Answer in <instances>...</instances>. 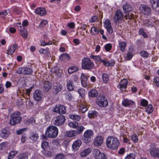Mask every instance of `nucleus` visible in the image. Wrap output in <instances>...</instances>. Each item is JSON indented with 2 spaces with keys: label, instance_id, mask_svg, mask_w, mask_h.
<instances>
[{
  "label": "nucleus",
  "instance_id": "f257e3e1",
  "mask_svg": "<svg viewBox=\"0 0 159 159\" xmlns=\"http://www.w3.org/2000/svg\"><path fill=\"white\" fill-rule=\"evenodd\" d=\"M106 144L108 148L115 150L118 149L120 145V143L117 138L111 136L108 137L107 139Z\"/></svg>",
  "mask_w": 159,
  "mask_h": 159
},
{
  "label": "nucleus",
  "instance_id": "f03ea898",
  "mask_svg": "<svg viewBox=\"0 0 159 159\" xmlns=\"http://www.w3.org/2000/svg\"><path fill=\"white\" fill-rule=\"evenodd\" d=\"M58 133L57 128L53 126H50L47 128L45 132V135L49 138L56 137Z\"/></svg>",
  "mask_w": 159,
  "mask_h": 159
},
{
  "label": "nucleus",
  "instance_id": "7ed1b4c3",
  "mask_svg": "<svg viewBox=\"0 0 159 159\" xmlns=\"http://www.w3.org/2000/svg\"><path fill=\"white\" fill-rule=\"evenodd\" d=\"M82 67L85 70H90L92 69L94 66V63L91 61L88 58H84L82 61Z\"/></svg>",
  "mask_w": 159,
  "mask_h": 159
},
{
  "label": "nucleus",
  "instance_id": "20e7f679",
  "mask_svg": "<svg viewBox=\"0 0 159 159\" xmlns=\"http://www.w3.org/2000/svg\"><path fill=\"white\" fill-rule=\"evenodd\" d=\"M20 115V113L17 111L11 114L10 116L11 119L9 121L10 124L11 125H14L19 123L22 120Z\"/></svg>",
  "mask_w": 159,
  "mask_h": 159
},
{
  "label": "nucleus",
  "instance_id": "39448f33",
  "mask_svg": "<svg viewBox=\"0 0 159 159\" xmlns=\"http://www.w3.org/2000/svg\"><path fill=\"white\" fill-rule=\"evenodd\" d=\"M96 103L98 106L101 107H106L108 104L107 98L102 95L99 96L96 101Z\"/></svg>",
  "mask_w": 159,
  "mask_h": 159
},
{
  "label": "nucleus",
  "instance_id": "423d86ee",
  "mask_svg": "<svg viewBox=\"0 0 159 159\" xmlns=\"http://www.w3.org/2000/svg\"><path fill=\"white\" fill-rule=\"evenodd\" d=\"M93 131L91 129H87L85 131L83 135L85 143H89L93 137Z\"/></svg>",
  "mask_w": 159,
  "mask_h": 159
},
{
  "label": "nucleus",
  "instance_id": "0eeeda50",
  "mask_svg": "<svg viewBox=\"0 0 159 159\" xmlns=\"http://www.w3.org/2000/svg\"><path fill=\"white\" fill-rule=\"evenodd\" d=\"M123 19V14L122 12L119 10H117L115 13L113 18V21L114 23L121 22Z\"/></svg>",
  "mask_w": 159,
  "mask_h": 159
},
{
  "label": "nucleus",
  "instance_id": "6e6552de",
  "mask_svg": "<svg viewBox=\"0 0 159 159\" xmlns=\"http://www.w3.org/2000/svg\"><path fill=\"white\" fill-rule=\"evenodd\" d=\"M16 72L19 74L29 75L33 72V70L28 67H19L16 70Z\"/></svg>",
  "mask_w": 159,
  "mask_h": 159
},
{
  "label": "nucleus",
  "instance_id": "1a4fd4ad",
  "mask_svg": "<svg viewBox=\"0 0 159 159\" xmlns=\"http://www.w3.org/2000/svg\"><path fill=\"white\" fill-rule=\"evenodd\" d=\"M74 80H68L66 81V88L69 91H72L75 89V86L73 82V80L74 81H76L78 79L77 76H74Z\"/></svg>",
  "mask_w": 159,
  "mask_h": 159
},
{
  "label": "nucleus",
  "instance_id": "9d476101",
  "mask_svg": "<svg viewBox=\"0 0 159 159\" xmlns=\"http://www.w3.org/2000/svg\"><path fill=\"white\" fill-rule=\"evenodd\" d=\"M65 120V116L60 115L56 117L53 123L56 126L61 125L64 123Z\"/></svg>",
  "mask_w": 159,
  "mask_h": 159
},
{
  "label": "nucleus",
  "instance_id": "9b49d317",
  "mask_svg": "<svg viewBox=\"0 0 159 159\" xmlns=\"http://www.w3.org/2000/svg\"><path fill=\"white\" fill-rule=\"evenodd\" d=\"M93 154L96 159H106L104 153L101 152L98 149H95L93 151Z\"/></svg>",
  "mask_w": 159,
  "mask_h": 159
},
{
  "label": "nucleus",
  "instance_id": "f8f14e48",
  "mask_svg": "<svg viewBox=\"0 0 159 159\" xmlns=\"http://www.w3.org/2000/svg\"><path fill=\"white\" fill-rule=\"evenodd\" d=\"M140 10L143 14L146 15H149L151 11L150 8L145 4L140 5Z\"/></svg>",
  "mask_w": 159,
  "mask_h": 159
},
{
  "label": "nucleus",
  "instance_id": "ddd939ff",
  "mask_svg": "<svg viewBox=\"0 0 159 159\" xmlns=\"http://www.w3.org/2000/svg\"><path fill=\"white\" fill-rule=\"evenodd\" d=\"M53 111L60 114H64L66 113L65 107L61 105H59L58 106H56L53 109Z\"/></svg>",
  "mask_w": 159,
  "mask_h": 159
},
{
  "label": "nucleus",
  "instance_id": "4468645a",
  "mask_svg": "<svg viewBox=\"0 0 159 159\" xmlns=\"http://www.w3.org/2000/svg\"><path fill=\"white\" fill-rule=\"evenodd\" d=\"M33 97L35 100L40 101L43 97L42 92L39 90H36L34 93Z\"/></svg>",
  "mask_w": 159,
  "mask_h": 159
},
{
  "label": "nucleus",
  "instance_id": "2eb2a0df",
  "mask_svg": "<svg viewBox=\"0 0 159 159\" xmlns=\"http://www.w3.org/2000/svg\"><path fill=\"white\" fill-rule=\"evenodd\" d=\"M122 104L125 107H134L135 105V102L132 100L128 99H124L122 102Z\"/></svg>",
  "mask_w": 159,
  "mask_h": 159
},
{
  "label": "nucleus",
  "instance_id": "dca6fc26",
  "mask_svg": "<svg viewBox=\"0 0 159 159\" xmlns=\"http://www.w3.org/2000/svg\"><path fill=\"white\" fill-rule=\"evenodd\" d=\"M17 24L20 25V26L17 25V26L18 29L20 30V34L24 38H26L28 36L27 29L20 25L21 24L20 23H18Z\"/></svg>",
  "mask_w": 159,
  "mask_h": 159
},
{
  "label": "nucleus",
  "instance_id": "f3484780",
  "mask_svg": "<svg viewBox=\"0 0 159 159\" xmlns=\"http://www.w3.org/2000/svg\"><path fill=\"white\" fill-rule=\"evenodd\" d=\"M103 139L101 136H98L94 139L93 144L96 146H100L103 143Z\"/></svg>",
  "mask_w": 159,
  "mask_h": 159
},
{
  "label": "nucleus",
  "instance_id": "a211bd4d",
  "mask_svg": "<svg viewBox=\"0 0 159 159\" xmlns=\"http://www.w3.org/2000/svg\"><path fill=\"white\" fill-rule=\"evenodd\" d=\"M82 141L80 140L75 141L72 145V148L75 151H77L79 149L80 146L82 144Z\"/></svg>",
  "mask_w": 159,
  "mask_h": 159
},
{
  "label": "nucleus",
  "instance_id": "6ab92c4d",
  "mask_svg": "<svg viewBox=\"0 0 159 159\" xmlns=\"http://www.w3.org/2000/svg\"><path fill=\"white\" fill-rule=\"evenodd\" d=\"M88 78L85 75L82 73L81 76V82L82 86L84 87H86L88 85Z\"/></svg>",
  "mask_w": 159,
  "mask_h": 159
},
{
  "label": "nucleus",
  "instance_id": "aec40b11",
  "mask_svg": "<svg viewBox=\"0 0 159 159\" xmlns=\"http://www.w3.org/2000/svg\"><path fill=\"white\" fill-rule=\"evenodd\" d=\"M150 155L155 157L159 158V148H152L150 150Z\"/></svg>",
  "mask_w": 159,
  "mask_h": 159
},
{
  "label": "nucleus",
  "instance_id": "412c9836",
  "mask_svg": "<svg viewBox=\"0 0 159 159\" xmlns=\"http://www.w3.org/2000/svg\"><path fill=\"white\" fill-rule=\"evenodd\" d=\"M128 82V80L126 79H124L120 83L119 87L121 90L124 89L125 90L127 88V85Z\"/></svg>",
  "mask_w": 159,
  "mask_h": 159
},
{
  "label": "nucleus",
  "instance_id": "4be33fe9",
  "mask_svg": "<svg viewBox=\"0 0 159 159\" xmlns=\"http://www.w3.org/2000/svg\"><path fill=\"white\" fill-rule=\"evenodd\" d=\"M35 13L41 16H43L46 14V12L43 8H38L35 10Z\"/></svg>",
  "mask_w": 159,
  "mask_h": 159
},
{
  "label": "nucleus",
  "instance_id": "5701e85b",
  "mask_svg": "<svg viewBox=\"0 0 159 159\" xmlns=\"http://www.w3.org/2000/svg\"><path fill=\"white\" fill-rule=\"evenodd\" d=\"M131 6L127 3H125L123 6V10L124 13H126L132 10Z\"/></svg>",
  "mask_w": 159,
  "mask_h": 159
},
{
  "label": "nucleus",
  "instance_id": "b1692460",
  "mask_svg": "<svg viewBox=\"0 0 159 159\" xmlns=\"http://www.w3.org/2000/svg\"><path fill=\"white\" fill-rule=\"evenodd\" d=\"M17 47V45L16 43L14 44L11 46L8 49V52H7V54L9 55H12L15 51Z\"/></svg>",
  "mask_w": 159,
  "mask_h": 159
},
{
  "label": "nucleus",
  "instance_id": "393cba45",
  "mask_svg": "<svg viewBox=\"0 0 159 159\" xmlns=\"http://www.w3.org/2000/svg\"><path fill=\"white\" fill-rule=\"evenodd\" d=\"M59 59L60 60L65 61H67L70 59V57L67 53L62 54L60 57Z\"/></svg>",
  "mask_w": 159,
  "mask_h": 159
},
{
  "label": "nucleus",
  "instance_id": "a878e982",
  "mask_svg": "<svg viewBox=\"0 0 159 159\" xmlns=\"http://www.w3.org/2000/svg\"><path fill=\"white\" fill-rule=\"evenodd\" d=\"M9 132L5 129H2L1 130L0 136L3 138H6L10 135Z\"/></svg>",
  "mask_w": 159,
  "mask_h": 159
},
{
  "label": "nucleus",
  "instance_id": "bb28decb",
  "mask_svg": "<svg viewBox=\"0 0 159 159\" xmlns=\"http://www.w3.org/2000/svg\"><path fill=\"white\" fill-rule=\"evenodd\" d=\"M92 150L90 148L86 149L80 153V156L81 157H85L88 155L91 152Z\"/></svg>",
  "mask_w": 159,
  "mask_h": 159
},
{
  "label": "nucleus",
  "instance_id": "cd10ccee",
  "mask_svg": "<svg viewBox=\"0 0 159 159\" xmlns=\"http://www.w3.org/2000/svg\"><path fill=\"white\" fill-rule=\"evenodd\" d=\"M77 135L76 130H71L66 131L65 133V135L67 137H71L75 136Z\"/></svg>",
  "mask_w": 159,
  "mask_h": 159
},
{
  "label": "nucleus",
  "instance_id": "c85d7f7f",
  "mask_svg": "<svg viewBox=\"0 0 159 159\" xmlns=\"http://www.w3.org/2000/svg\"><path fill=\"white\" fill-rule=\"evenodd\" d=\"M43 85L44 89L46 91H47L50 89L52 87L51 84L48 81L45 82Z\"/></svg>",
  "mask_w": 159,
  "mask_h": 159
},
{
  "label": "nucleus",
  "instance_id": "c756f323",
  "mask_svg": "<svg viewBox=\"0 0 159 159\" xmlns=\"http://www.w3.org/2000/svg\"><path fill=\"white\" fill-rule=\"evenodd\" d=\"M102 79L104 83H107L109 80V75L105 73H103L102 75Z\"/></svg>",
  "mask_w": 159,
  "mask_h": 159
},
{
  "label": "nucleus",
  "instance_id": "7c9ffc66",
  "mask_svg": "<svg viewBox=\"0 0 159 159\" xmlns=\"http://www.w3.org/2000/svg\"><path fill=\"white\" fill-rule=\"evenodd\" d=\"M151 4L153 8L159 7V0H150Z\"/></svg>",
  "mask_w": 159,
  "mask_h": 159
},
{
  "label": "nucleus",
  "instance_id": "2f4dec72",
  "mask_svg": "<svg viewBox=\"0 0 159 159\" xmlns=\"http://www.w3.org/2000/svg\"><path fill=\"white\" fill-rule=\"evenodd\" d=\"M98 115L97 112L95 111H89L88 114V116L90 118L96 117Z\"/></svg>",
  "mask_w": 159,
  "mask_h": 159
},
{
  "label": "nucleus",
  "instance_id": "473e14b6",
  "mask_svg": "<svg viewBox=\"0 0 159 159\" xmlns=\"http://www.w3.org/2000/svg\"><path fill=\"white\" fill-rule=\"evenodd\" d=\"M126 46V43L125 42H121L119 43L120 49L122 52L125 51Z\"/></svg>",
  "mask_w": 159,
  "mask_h": 159
},
{
  "label": "nucleus",
  "instance_id": "72a5a7b5",
  "mask_svg": "<svg viewBox=\"0 0 159 159\" xmlns=\"http://www.w3.org/2000/svg\"><path fill=\"white\" fill-rule=\"evenodd\" d=\"M39 137V135L37 134L36 133L32 132L31 133L30 136V139L33 141H36Z\"/></svg>",
  "mask_w": 159,
  "mask_h": 159
},
{
  "label": "nucleus",
  "instance_id": "f704fd0d",
  "mask_svg": "<svg viewBox=\"0 0 159 159\" xmlns=\"http://www.w3.org/2000/svg\"><path fill=\"white\" fill-rule=\"evenodd\" d=\"M90 57L96 61V62L98 63L102 62L103 60L99 56L91 55L90 56Z\"/></svg>",
  "mask_w": 159,
  "mask_h": 159
},
{
  "label": "nucleus",
  "instance_id": "c9c22d12",
  "mask_svg": "<svg viewBox=\"0 0 159 159\" xmlns=\"http://www.w3.org/2000/svg\"><path fill=\"white\" fill-rule=\"evenodd\" d=\"M98 94L97 91L94 89H91L89 92V96L91 97H94Z\"/></svg>",
  "mask_w": 159,
  "mask_h": 159
},
{
  "label": "nucleus",
  "instance_id": "e433bc0d",
  "mask_svg": "<svg viewBox=\"0 0 159 159\" xmlns=\"http://www.w3.org/2000/svg\"><path fill=\"white\" fill-rule=\"evenodd\" d=\"M69 117L71 119L77 121H79L81 119L80 116L76 115H70Z\"/></svg>",
  "mask_w": 159,
  "mask_h": 159
},
{
  "label": "nucleus",
  "instance_id": "4c0bfd02",
  "mask_svg": "<svg viewBox=\"0 0 159 159\" xmlns=\"http://www.w3.org/2000/svg\"><path fill=\"white\" fill-rule=\"evenodd\" d=\"M85 129V128L82 125L78 126L77 128V130H76V132L77 135L81 134Z\"/></svg>",
  "mask_w": 159,
  "mask_h": 159
},
{
  "label": "nucleus",
  "instance_id": "58836bf2",
  "mask_svg": "<svg viewBox=\"0 0 159 159\" xmlns=\"http://www.w3.org/2000/svg\"><path fill=\"white\" fill-rule=\"evenodd\" d=\"M18 159H28V154L26 153L20 154L18 157Z\"/></svg>",
  "mask_w": 159,
  "mask_h": 159
},
{
  "label": "nucleus",
  "instance_id": "ea45409f",
  "mask_svg": "<svg viewBox=\"0 0 159 159\" xmlns=\"http://www.w3.org/2000/svg\"><path fill=\"white\" fill-rule=\"evenodd\" d=\"M99 33L98 30L95 27H93L91 29L90 33L92 35H96Z\"/></svg>",
  "mask_w": 159,
  "mask_h": 159
},
{
  "label": "nucleus",
  "instance_id": "a19ab883",
  "mask_svg": "<svg viewBox=\"0 0 159 159\" xmlns=\"http://www.w3.org/2000/svg\"><path fill=\"white\" fill-rule=\"evenodd\" d=\"M17 152L18 151L16 150L11 151L9 153L7 159L13 158Z\"/></svg>",
  "mask_w": 159,
  "mask_h": 159
},
{
  "label": "nucleus",
  "instance_id": "79ce46f5",
  "mask_svg": "<svg viewBox=\"0 0 159 159\" xmlns=\"http://www.w3.org/2000/svg\"><path fill=\"white\" fill-rule=\"evenodd\" d=\"M78 70V68L75 66H73L70 67L68 69V73L70 74H72Z\"/></svg>",
  "mask_w": 159,
  "mask_h": 159
},
{
  "label": "nucleus",
  "instance_id": "37998d69",
  "mask_svg": "<svg viewBox=\"0 0 159 159\" xmlns=\"http://www.w3.org/2000/svg\"><path fill=\"white\" fill-rule=\"evenodd\" d=\"M131 140L133 142L135 143H137L138 140V138L137 135L134 134H132L130 136Z\"/></svg>",
  "mask_w": 159,
  "mask_h": 159
},
{
  "label": "nucleus",
  "instance_id": "c03bdc74",
  "mask_svg": "<svg viewBox=\"0 0 159 159\" xmlns=\"http://www.w3.org/2000/svg\"><path fill=\"white\" fill-rule=\"evenodd\" d=\"M80 110L83 113H85L88 110V109L86 107L85 104H81L80 106Z\"/></svg>",
  "mask_w": 159,
  "mask_h": 159
},
{
  "label": "nucleus",
  "instance_id": "a18cd8bd",
  "mask_svg": "<svg viewBox=\"0 0 159 159\" xmlns=\"http://www.w3.org/2000/svg\"><path fill=\"white\" fill-rule=\"evenodd\" d=\"M143 25L147 27H152L153 25L152 23L148 20H146L144 21Z\"/></svg>",
  "mask_w": 159,
  "mask_h": 159
},
{
  "label": "nucleus",
  "instance_id": "49530a36",
  "mask_svg": "<svg viewBox=\"0 0 159 159\" xmlns=\"http://www.w3.org/2000/svg\"><path fill=\"white\" fill-rule=\"evenodd\" d=\"M153 111L152 106L151 105H149L148 107L146 108V111L148 114H150Z\"/></svg>",
  "mask_w": 159,
  "mask_h": 159
},
{
  "label": "nucleus",
  "instance_id": "de8ad7c7",
  "mask_svg": "<svg viewBox=\"0 0 159 159\" xmlns=\"http://www.w3.org/2000/svg\"><path fill=\"white\" fill-rule=\"evenodd\" d=\"M68 125L71 128L76 129L78 125V124L77 122L74 123L70 122L68 124Z\"/></svg>",
  "mask_w": 159,
  "mask_h": 159
},
{
  "label": "nucleus",
  "instance_id": "09e8293b",
  "mask_svg": "<svg viewBox=\"0 0 159 159\" xmlns=\"http://www.w3.org/2000/svg\"><path fill=\"white\" fill-rule=\"evenodd\" d=\"M135 157L136 155L134 153H131L127 155L125 159H135Z\"/></svg>",
  "mask_w": 159,
  "mask_h": 159
},
{
  "label": "nucleus",
  "instance_id": "8fccbe9b",
  "mask_svg": "<svg viewBox=\"0 0 159 159\" xmlns=\"http://www.w3.org/2000/svg\"><path fill=\"white\" fill-rule=\"evenodd\" d=\"M62 86L61 84H58L56 85L55 88V91L56 93H59L62 89Z\"/></svg>",
  "mask_w": 159,
  "mask_h": 159
},
{
  "label": "nucleus",
  "instance_id": "3c124183",
  "mask_svg": "<svg viewBox=\"0 0 159 159\" xmlns=\"http://www.w3.org/2000/svg\"><path fill=\"white\" fill-rule=\"evenodd\" d=\"M48 145V143L46 141H43L41 143V147L44 150L47 149Z\"/></svg>",
  "mask_w": 159,
  "mask_h": 159
},
{
  "label": "nucleus",
  "instance_id": "603ef678",
  "mask_svg": "<svg viewBox=\"0 0 159 159\" xmlns=\"http://www.w3.org/2000/svg\"><path fill=\"white\" fill-rule=\"evenodd\" d=\"M134 14L129 13H126L125 16V17L126 19H132L134 18Z\"/></svg>",
  "mask_w": 159,
  "mask_h": 159
},
{
  "label": "nucleus",
  "instance_id": "864d4df0",
  "mask_svg": "<svg viewBox=\"0 0 159 159\" xmlns=\"http://www.w3.org/2000/svg\"><path fill=\"white\" fill-rule=\"evenodd\" d=\"M78 92L80 96L82 97H84L85 93V91L84 89L82 88L78 90Z\"/></svg>",
  "mask_w": 159,
  "mask_h": 159
},
{
  "label": "nucleus",
  "instance_id": "5fc2aeb1",
  "mask_svg": "<svg viewBox=\"0 0 159 159\" xmlns=\"http://www.w3.org/2000/svg\"><path fill=\"white\" fill-rule=\"evenodd\" d=\"M140 104L143 107H146L148 104V101L144 99H142L140 101Z\"/></svg>",
  "mask_w": 159,
  "mask_h": 159
},
{
  "label": "nucleus",
  "instance_id": "6e6d98bb",
  "mask_svg": "<svg viewBox=\"0 0 159 159\" xmlns=\"http://www.w3.org/2000/svg\"><path fill=\"white\" fill-rule=\"evenodd\" d=\"M104 24V26L106 28L111 26L110 20L107 19L105 20Z\"/></svg>",
  "mask_w": 159,
  "mask_h": 159
},
{
  "label": "nucleus",
  "instance_id": "4d7b16f0",
  "mask_svg": "<svg viewBox=\"0 0 159 159\" xmlns=\"http://www.w3.org/2000/svg\"><path fill=\"white\" fill-rule=\"evenodd\" d=\"M139 34L142 35L144 38H146L147 37V35L146 33H145L143 29H140L139 32Z\"/></svg>",
  "mask_w": 159,
  "mask_h": 159
},
{
  "label": "nucleus",
  "instance_id": "13d9d810",
  "mask_svg": "<svg viewBox=\"0 0 159 159\" xmlns=\"http://www.w3.org/2000/svg\"><path fill=\"white\" fill-rule=\"evenodd\" d=\"M140 55L143 57H148V54L147 52L143 51L140 52Z\"/></svg>",
  "mask_w": 159,
  "mask_h": 159
},
{
  "label": "nucleus",
  "instance_id": "bf43d9fd",
  "mask_svg": "<svg viewBox=\"0 0 159 159\" xmlns=\"http://www.w3.org/2000/svg\"><path fill=\"white\" fill-rule=\"evenodd\" d=\"M112 46L110 43L107 44L105 46V50L107 51H109L111 49Z\"/></svg>",
  "mask_w": 159,
  "mask_h": 159
},
{
  "label": "nucleus",
  "instance_id": "052dcab7",
  "mask_svg": "<svg viewBox=\"0 0 159 159\" xmlns=\"http://www.w3.org/2000/svg\"><path fill=\"white\" fill-rule=\"evenodd\" d=\"M98 19V17L97 16H92L89 19V22H94L96 21Z\"/></svg>",
  "mask_w": 159,
  "mask_h": 159
},
{
  "label": "nucleus",
  "instance_id": "680f3d73",
  "mask_svg": "<svg viewBox=\"0 0 159 159\" xmlns=\"http://www.w3.org/2000/svg\"><path fill=\"white\" fill-rule=\"evenodd\" d=\"M48 23V21L46 20H42L40 23L39 26L41 27H43L45 25Z\"/></svg>",
  "mask_w": 159,
  "mask_h": 159
},
{
  "label": "nucleus",
  "instance_id": "e2e57ef3",
  "mask_svg": "<svg viewBox=\"0 0 159 159\" xmlns=\"http://www.w3.org/2000/svg\"><path fill=\"white\" fill-rule=\"evenodd\" d=\"M154 81L156 85L158 87H159V77H155L154 80Z\"/></svg>",
  "mask_w": 159,
  "mask_h": 159
},
{
  "label": "nucleus",
  "instance_id": "0e129e2a",
  "mask_svg": "<svg viewBox=\"0 0 159 159\" xmlns=\"http://www.w3.org/2000/svg\"><path fill=\"white\" fill-rule=\"evenodd\" d=\"M64 157V155L62 154H59L56 157V159H62Z\"/></svg>",
  "mask_w": 159,
  "mask_h": 159
},
{
  "label": "nucleus",
  "instance_id": "69168bd1",
  "mask_svg": "<svg viewBox=\"0 0 159 159\" xmlns=\"http://www.w3.org/2000/svg\"><path fill=\"white\" fill-rule=\"evenodd\" d=\"M133 55L132 53L129 52H128L127 54L126 59L127 60H130L132 57Z\"/></svg>",
  "mask_w": 159,
  "mask_h": 159
},
{
  "label": "nucleus",
  "instance_id": "338daca9",
  "mask_svg": "<svg viewBox=\"0 0 159 159\" xmlns=\"http://www.w3.org/2000/svg\"><path fill=\"white\" fill-rule=\"evenodd\" d=\"M102 62L103 63L104 65L106 66H110V63L108 61H107L105 60H103Z\"/></svg>",
  "mask_w": 159,
  "mask_h": 159
},
{
  "label": "nucleus",
  "instance_id": "774afa93",
  "mask_svg": "<svg viewBox=\"0 0 159 159\" xmlns=\"http://www.w3.org/2000/svg\"><path fill=\"white\" fill-rule=\"evenodd\" d=\"M65 97L68 100H70L72 98V95L71 93H67L65 94Z\"/></svg>",
  "mask_w": 159,
  "mask_h": 159
}]
</instances>
